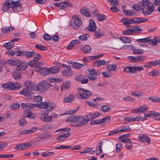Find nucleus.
Instances as JSON below:
<instances>
[{
  "mask_svg": "<svg viewBox=\"0 0 160 160\" xmlns=\"http://www.w3.org/2000/svg\"><path fill=\"white\" fill-rule=\"evenodd\" d=\"M53 106L54 105L52 102H45L39 104H38V103L36 104H33L28 102L22 103L21 104V107L26 110H27V109L32 110L36 107L40 108H48V110H49L52 109Z\"/></svg>",
  "mask_w": 160,
  "mask_h": 160,
  "instance_id": "1",
  "label": "nucleus"
},
{
  "mask_svg": "<svg viewBox=\"0 0 160 160\" xmlns=\"http://www.w3.org/2000/svg\"><path fill=\"white\" fill-rule=\"evenodd\" d=\"M66 121L70 122H75V126L78 127H82L85 124L84 117L82 116H72L68 117L67 118Z\"/></svg>",
  "mask_w": 160,
  "mask_h": 160,
  "instance_id": "2",
  "label": "nucleus"
},
{
  "mask_svg": "<svg viewBox=\"0 0 160 160\" xmlns=\"http://www.w3.org/2000/svg\"><path fill=\"white\" fill-rule=\"evenodd\" d=\"M52 86V85L47 82L43 81L40 82L37 86V91L44 93Z\"/></svg>",
  "mask_w": 160,
  "mask_h": 160,
  "instance_id": "3",
  "label": "nucleus"
},
{
  "mask_svg": "<svg viewBox=\"0 0 160 160\" xmlns=\"http://www.w3.org/2000/svg\"><path fill=\"white\" fill-rule=\"evenodd\" d=\"M2 86L4 89L9 90L18 89L21 87L18 83L17 82L14 83L11 82L2 84Z\"/></svg>",
  "mask_w": 160,
  "mask_h": 160,
  "instance_id": "4",
  "label": "nucleus"
},
{
  "mask_svg": "<svg viewBox=\"0 0 160 160\" xmlns=\"http://www.w3.org/2000/svg\"><path fill=\"white\" fill-rule=\"evenodd\" d=\"M33 59L32 60L28 62V66H35L37 65V64L39 65H42V62H38V61L40 60L42 58L41 55L38 53H36Z\"/></svg>",
  "mask_w": 160,
  "mask_h": 160,
  "instance_id": "5",
  "label": "nucleus"
},
{
  "mask_svg": "<svg viewBox=\"0 0 160 160\" xmlns=\"http://www.w3.org/2000/svg\"><path fill=\"white\" fill-rule=\"evenodd\" d=\"M52 102L54 105L52 108L49 110H48V108H43L45 109V111H44V112L43 113V115H42L40 117V119L42 121L48 122H51L52 121V117H50V116H49L47 115L48 114L49 111H50L53 109L55 107V104L53 103L52 102Z\"/></svg>",
  "mask_w": 160,
  "mask_h": 160,
  "instance_id": "6",
  "label": "nucleus"
},
{
  "mask_svg": "<svg viewBox=\"0 0 160 160\" xmlns=\"http://www.w3.org/2000/svg\"><path fill=\"white\" fill-rule=\"evenodd\" d=\"M78 90L83 95H84V99H88L92 95V92L88 90H85L82 88H78Z\"/></svg>",
  "mask_w": 160,
  "mask_h": 160,
  "instance_id": "7",
  "label": "nucleus"
},
{
  "mask_svg": "<svg viewBox=\"0 0 160 160\" xmlns=\"http://www.w3.org/2000/svg\"><path fill=\"white\" fill-rule=\"evenodd\" d=\"M139 140L140 142L149 143L150 142V138L145 134H140L138 135Z\"/></svg>",
  "mask_w": 160,
  "mask_h": 160,
  "instance_id": "8",
  "label": "nucleus"
},
{
  "mask_svg": "<svg viewBox=\"0 0 160 160\" xmlns=\"http://www.w3.org/2000/svg\"><path fill=\"white\" fill-rule=\"evenodd\" d=\"M37 130V128H33L31 129L21 130L19 132V134L20 135L29 134L35 132Z\"/></svg>",
  "mask_w": 160,
  "mask_h": 160,
  "instance_id": "9",
  "label": "nucleus"
},
{
  "mask_svg": "<svg viewBox=\"0 0 160 160\" xmlns=\"http://www.w3.org/2000/svg\"><path fill=\"white\" fill-rule=\"evenodd\" d=\"M96 25L95 22L91 19L89 20V26L87 27L90 31H93L96 29Z\"/></svg>",
  "mask_w": 160,
  "mask_h": 160,
  "instance_id": "10",
  "label": "nucleus"
},
{
  "mask_svg": "<svg viewBox=\"0 0 160 160\" xmlns=\"http://www.w3.org/2000/svg\"><path fill=\"white\" fill-rule=\"evenodd\" d=\"M80 11L81 13L85 17H90L91 16L89 9L86 7H82L80 10Z\"/></svg>",
  "mask_w": 160,
  "mask_h": 160,
  "instance_id": "11",
  "label": "nucleus"
},
{
  "mask_svg": "<svg viewBox=\"0 0 160 160\" xmlns=\"http://www.w3.org/2000/svg\"><path fill=\"white\" fill-rule=\"evenodd\" d=\"M80 43V42L78 39L72 40L67 47V49L70 50L74 48L75 45H79Z\"/></svg>",
  "mask_w": 160,
  "mask_h": 160,
  "instance_id": "12",
  "label": "nucleus"
},
{
  "mask_svg": "<svg viewBox=\"0 0 160 160\" xmlns=\"http://www.w3.org/2000/svg\"><path fill=\"white\" fill-rule=\"evenodd\" d=\"M24 118H28L31 119H34L35 117V115L33 114L32 112L29 110H25L24 111Z\"/></svg>",
  "mask_w": 160,
  "mask_h": 160,
  "instance_id": "13",
  "label": "nucleus"
},
{
  "mask_svg": "<svg viewBox=\"0 0 160 160\" xmlns=\"http://www.w3.org/2000/svg\"><path fill=\"white\" fill-rule=\"evenodd\" d=\"M6 62L9 65L12 66H17V67L20 63L21 61L17 59H11L7 60Z\"/></svg>",
  "mask_w": 160,
  "mask_h": 160,
  "instance_id": "14",
  "label": "nucleus"
},
{
  "mask_svg": "<svg viewBox=\"0 0 160 160\" xmlns=\"http://www.w3.org/2000/svg\"><path fill=\"white\" fill-rule=\"evenodd\" d=\"M28 65V63H27L25 62H22L21 61L20 63H19L18 66L17 68L16 69V70L19 71L21 69L22 70H26Z\"/></svg>",
  "mask_w": 160,
  "mask_h": 160,
  "instance_id": "15",
  "label": "nucleus"
},
{
  "mask_svg": "<svg viewBox=\"0 0 160 160\" xmlns=\"http://www.w3.org/2000/svg\"><path fill=\"white\" fill-rule=\"evenodd\" d=\"M71 82L69 81H67L64 82L61 87L62 91H65L68 89L70 87Z\"/></svg>",
  "mask_w": 160,
  "mask_h": 160,
  "instance_id": "16",
  "label": "nucleus"
},
{
  "mask_svg": "<svg viewBox=\"0 0 160 160\" xmlns=\"http://www.w3.org/2000/svg\"><path fill=\"white\" fill-rule=\"evenodd\" d=\"M19 93L21 95L30 97L31 98H32V94L31 93V92L28 90L27 89L25 88L23 89Z\"/></svg>",
  "mask_w": 160,
  "mask_h": 160,
  "instance_id": "17",
  "label": "nucleus"
},
{
  "mask_svg": "<svg viewBox=\"0 0 160 160\" xmlns=\"http://www.w3.org/2000/svg\"><path fill=\"white\" fill-rule=\"evenodd\" d=\"M70 135V132H67V133L58 136L57 138V140L58 141H62L69 137Z\"/></svg>",
  "mask_w": 160,
  "mask_h": 160,
  "instance_id": "18",
  "label": "nucleus"
},
{
  "mask_svg": "<svg viewBox=\"0 0 160 160\" xmlns=\"http://www.w3.org/2000/svg\"><path fill=\"white\" fill-rule=\"evenodd\" d=\"M15 29V28L13 27H6L2 29V32L3 33H8Z\"/></svg>",
  "mask_w": 160,
  "mask_h": 160,
  "instance_id": "19",
  "label": "nucleus"
},
{
  "mask_svg": "<svg viewBox=\"0 0 160 160\" xmlns=\"http://www.w3.org/2000/svg\"><path fill=\"white\" fill-rule=\"evenodd\" d=\"M74 96L72 94H70L64 99L63 102H71L74 100Z\"/></svg>",
  "mask_w": 160,
  "mask_h": 160,
  "instance_id": "20",
  "label": "nucleus"
},
{
  "mask_svg": "<svg viewBox=\"0 0 160 160\" xmlns=\"http://www.w3.org/2000/svg\"><path fill=\"white\" fill-rule=\"evenodd\" d=\"M36 54V52L32 50V51H26L24 52V55L27 58L32 57Z\"/></svg>",
  "mask_w": 160,
  "mask_h": 160,
  "instance_id": "21",
  "label": "nucleus"
},
{
  "mask_svg": "<svg viewBox=\"0 0 160 160\" xmlns=\"http://www.w3.org/2000/svg\"><path fill=\"white\" fill-rule=\"evenodd\" d=\"M14 46V42L13 41L10 42L5 43L3 45V46L7 49H9L12 48Z\"/></svg>",
  "mask_w": 160,
  "mask_h": 160,
  "instance_id": "22",
  "label": "nucleus"
},
{
  "mask_svg": "<svg viewBox=\"0 0 160 160\" xmlns=\"http://www.w3.org/2000/svg\"><path fill=\"white\" fill-rule=\"evenodd\" d=\"M119 39L124 43H131L132 41L131 39L124 36L121 37Z\"/></svg>",
  "mask_w": 160,
  "mask_h": 160,
  "instance_id": "23",
  "label": "nucleus"
},
{
  "mask_svg": "<svg viewBox=\"0 0 160 160\" xmlns=\"http://www.w3.org/2000/svg\"><path fill=\"white\" fill-rule=\"evenodd\" d=\"M17 70L15 71L13 74V77L16 80H20L22 77V75L20 72H17Z\"/></svg>",
  "mask_w": 160,
  "mask_h": 160,
  "instance_id": "24",
  "label": "nucleus"
},
{
  "mask_svg": "<svg viewBox=\"0 0 160 160\" xmlns=\"http://www.w3.org/2000/svg\"><path fill=\"white\" fill-rule=\"evenodd\" d=\"M73 20L74 24L77 26L80 27L82 24V22L81 19L76 17L75 18H73Z\"/></svg>",
  "mask_w": 160,
  "mask_h": 160,
  "instance_id": "25",
  "label": "nucleus"
},
{
  "mask_svg": "<svg viewBox=\"0 0 160 160\" xmlns=\"http://www.w3.org/2000/svg\"><path fill=\"white\" fill-rule=\"evenodd\" d=\"M11 7V5L8 2L7 0L4 3H3L2 5L3 10L5 11H7L9 10V8Z\"/></svg>",
  "mask_w": 160,
  "mask_h": 160,
  "instance_id": "26",
  "label": "nucleus"
},
{
  "mask_svg": "<svg viewBox=\"0 0 160 160\" xmlns=\"http://www.w3.org/2000/svg\"><path fill=\"white\" fill-rule=\"evenodd\" d=\"M49 72L51 73H56L58 72L59 71V68L57 66H53L49 68Z\"/></svg>",
  "mask_w": 160,
  "mask_h": 160,
  "instance_id": "27",
  "label": "nucleus"
},
{
  "mask_svg": "<svg viewBox=\"0 0 160 160\" xmlns=\"http://www.w3.org/2000/svg\"><path fill=\"white\" fill-rule=\"evenodd\" d=\"M93 31H94V35L97 38H98L99 37L103 36L104 35L100 30L98 29L97 30L96 29Z\"/></svg>",
  "mask_w": 160,
  "mask_h": 160,
  "instance_id": "28",
  "label": "nucleus"
},
{
  "mask_svg": "<svg viewBox=\"0 0 160 160\" xmlns=\"http://www.w3.org/2000/svg\"><path fill=\"white\" fill-rule=\"evenodd\" d=\"M149 38V41L148 43L149 44H152V46H155L157 45V39H158V37H155L153 39H150V37H148Z\"/></svg>",
  "mask_w": 160,
  "mask_h": 160,
  "instance_id": "29",
  "label": "nucleus"
},
{
  "mask_svg": "<svg viewBox=\"0 0 160 160\" xmlns=\"http://www.w3.org/2000/svg\"><path fill=\"white\" fill-rule=\"evenodd\" d=\"M91 47L88 45L84 46L82 48V50L83 53H88L91 51Z\"/></svg>",
  "mask_w": 160,
  "mask_h": 160,
  "instance_id": "30",
  "label": "nucleus"
},
{
  "mask_svg": "<svg viewBox=\"0 0 160 160\" xmlns=\"http://www.w3.org/2000/svg\"><path fill=\"white\" fill-rule=\"evenodd\" d=\"M97 18L98 20L99 21L105 20L107 18L105 15L101 14H97Z\"/></svg>",
  "mask_w": 160,
  "mask_h": 160,
  "instance_id": "31",
  "label": "nucleus"
},
{
  "mask_svg": "<svg viewBox=\"0 0 160 160\" xmlns=\"http://www.w3.org/2000/svg\"><path fill=\"white\" fill-rule=\"evenodd\" d=\"M85 102L86 103H88L90 106L93 108L98 107L100 106L99 103L97 102H89L87 100L85 101Z\"/></svg>",
  "mask_w": 160,
  "mask_h": 160,
  "instance_id": "32",
  "label": "nucleus"
},
{
  "mask_svg": "<svg viewBox=\"0 0 160 160\" xmlns=\"http://www.w3.org/2000/svg\"><path fill=\"white\" fill-rule=\"evenodd\" d=\"M84 64H80L77 62H73L72 63V67L75 68L80 69L84 66Z\"/></svg>",
  "mask_w": 160,
  "mask_h": 160,
  "instance_id": "33",
  "label": "nucleus"
},
{
  "mask_svg": "<svg viewBox=\"0 0 160 160\" xmlns=\"http://www.w3.org/2000/svg\"><path fill=\"white\" fill-rule=\"evenodd\" d=\"M25 143H21L16 146L14 148L17 150H21L26 149Z\"/></svg>",
  "mask_w": 160,
  "mask_h": 160,
  "instance_id": "34",
  "label": "nucleus"
},
{
  "mask_svg": "<svg viewBox=\"0 0 160 160\" xmlns=\"http://www.w3.org/2000/svg\"><path fill=\"white\" fill-rule=\"evenodd\" d=\"M92 114H91V113L89 114H88L85 115L84 117V118H86V119H84V121L85 124L87 123L89 121L93 119L92 117Z\"/></svg>",
  "mask_w": 160,
  "mask_h": 160,
  "instance_id": "35",
  "label": "nucleus"
},
{
  "mask_svg": "<svg viewBox=\"0 0 160 160\" xmlns=\"http://www.w3.org/2000/svg\"><path fill=\"white\" fill-rule=\"evenodd\" d=\"M138 108L139 110V113H141L145 112L148 109V108L147 105H142Z\"/></svg>",
  "mask_w": 160,
  "mask_h": 160,
  "instance_id": "36",
  "label": "nucleus"
},
{
  "mask_svg": "<svg viewBox=\"0 0 160 160\" xmlns=\"http://www.w3.org/2000/svg\"><path fill=\"white\" fill-rule=\"evenodd\" d=\"M116 66L114 64H109L108 65L106 68L107 71H114L116 69Z\"/></svg>",
  "mask_w": 160,
  "mask_h": 160,
  "instance_id": "37",
  "label": "nucleus"
},
{
  "mask_svg": "<svg viewBox=\"0 0 160 160\" xmlns=\"http://www.w3.org/2000/svg\"><path fill=\"white\" fill-rule=\"evenodd\" d=\"M12 8L13 10L16 12H19L22 9V7L21 3H18L17 6H12Z\"/></svg>",
  "mask_w": 160,
  "mask_h": 160,
  "instance_id": "38",
  "label": "nucleus"
},
{
  "mask_svg": "<svg viewBox=\"0 0 160 160\" xmlns=\"http://www.w3.org/2000/svg\"><path fill=\"white\" fill-rule=\"evenodd\" d=\"M150 1L148 0H142V5L141 6L142 9H144L145 6L146 7H149V5Z\"/></svg>",
  "mask_w": 160,
  "mask_h": 160,
  "instance_id": "39",
  "label": "nucleus"
},
{
  "mask_svg": "<svg viewBox=\"0 0 160 160\" xmlns=\"http://www.w3.org/2000/svg\"><path fill=\"white\" fill-rule=\"evenodd\" d=\"M90 37L89 34H83L79 36L78 38L82 41H86Z\"/></svg>",
  "mask_w": 160,
  "mask_h": 160,
  "instance_id": "40",
  "label": "nucleus"
},
{
  "mask_svg": "<svg viewBox=\"0 0 160 160\" xmlns=\"http://www.w3.org/2000/svg\"><path fill=\"white\" fill-rule=\"evenodd\" d=\"M111 109L110 106L108 105L102 106L101 107V110L103 112H108Z\"/></svg>",
  "mask_w": 160,
  "mask_h": 160,
  "instance_id": "41",
  "label": "nucleus"
},
{
  "mask_svg": "<svg viewBox=\"0 0 160 160\" xmlns=\"http://www.w3.org/2000/svg\"><path fill=\"white\" fill-rule=\"evenodd\" d=\"M50 73L49 68L48 69L46 68H42L40 73L43 75H47Z\"/></svg>",
  "mask_w": 160,
  "mask_h": 160,
  "instance_id": "42",
  "label": "nucleus"
},
{
  "mask_svg": "<svg viewBox=\"0 0 160 160\" xmlns=\"http://www.w3.org/2000/svg\"><path fill=\"white\" fill-rule=\"evenodd\" d=\"M89 73L93 75H99L100 74V71L98 69H91L89 71Z\"/></svg>",
  "mask_w": 160,
  "mask_h": 160,
  "instance_id": "43",
  "label": "nucleus"
},
{
  "mask_svg": "<svg viewBox=\"0 0 160 160\" xmlns=\"http://www.w3.org/2000/svg\"><path fill=\"white\" fill-rule=\"evenodd\" d=\"M32 83L29 81H27L24 83V85L26 87L27 89L29 91H31V88H32Z\"/></svg>",
  "mask_w": 160,
  "mask_h": 160,
  "instance_id": "44",
  "label": "nucleus"
},
{
  "mask_svg": "<svg viewBox=\"0 0 160 160\" xmlns=\"http://www.w3.org/2000/svg\"><path fill=\"white\" fill-rule=\"evenodd\" d=\"M143 68L142 66H138L132 67L133 73L134 74L137 71H141L143 70Z\"/></svg>",
  "mask_w": 160,
  "mask_h": 160,
  "instance_id": "45",
  "label": "nucleus"
},
{
  "mask_svg": "<svg viewBox=\"0 0 160 160\" xmlns=\"http://www.w3.org/2000/svg\"><path fill=\"white\" fill-rule=\"evenodd\" d=\"M123 71L127 73H133L132 67L130 66L126 67L124 68Z\"/></svg>",
  "mask_w": 160,
  "mask_h": 160,
  "instance_id": "46",
  "label": "nucleus"
},
{
  "mask_svg": "<svg viewBox=\"0 0 160 160\" xmlns=\"http://www.w3.org/2000/svg\"><path fill=\"white\" fill-rule=\"evenodd\" d=\"M95 64H97L99 66L102 65H106V62L104 60H98L95 61Z\"/></svg>",
  "mask_w": 160,
  "mask_h": 160,
  "instance_id": "47",
  "label": "nucleus"
},
{
  "mask_svg": "<svg viewBox=\"0 0 160 160\" xmlns=\"http://www.w3.org/2000/svg\"><path fill=\"white\" fill-rule=\"evenodd\" d=\"M20 107V105L18 103H14L11 105L10 107L12 109L15 110L18 108Z\"/></svg>",
  "mask_w": 160,
  "mask_h": 160,
  "instance_id": "48",
  "label": "nucleus"
},
{
  "mask_svg": "<svg viewBox=\"0 0 160 160\" xmlns=\"http://www.w3.org/2000/svg\"><path fill=\"white\" fill-rule=\"evenodd\" d=\"M39 141L38 140H36L33 141H31L30 142H28L25 143V146H26V148H27L28 147H31L32 145L34 144V143H37L39 142Z\"/></svg>",
  "mask_w": 160,
  "mask_h": 160,
  "instance_id": "49",
  "label": "nucleus"
},
{
  "mask_svg": "<svg viewBox=\"0 0 160 160\" xmlns=\"http://www.w3.org/2000/svg\"><path fill=\"white\" fill-rule=\"evenodd\" d=\"M132 33H138L139 32L142 31L141 28H140L139 26H135L133 29H132Z\"/></svg>",
  "mask_w": 160,
  "mask_h": 160,
  "instance_id": "50",
  "label": "nucleus"
},
{
  "mask_svg": "<svg viewBox=\"0 0 160 160\" xmlns=\"http://www.w3.org/2000/svg\"><path fill=\"white\" fill-rule=\"evenodd\" d=\"M87 77L90 80L93 81H96L98 79L97 76H94V75L89 73L87 75Z\"/></svg>",
  "mask_w": 160,
  "mask_h": 160,
  "instance_id": "51",
  "label": "nucleus"
},
{
  "mask_svg": "<svg viewBox=\"0 0 160 160\" xmlns=\"http://www.w3.org/2000/svg\"><path fill=\"white\" fill-rule=\"evenodd\" d=\"M32 97H34L33 99L34 101L38 102L40 103L42 102V97L40 95L37 96H32Z\"/></svg>",
  "mask_w": 160,
  "mask_h": 160,
  "instance_id": "52",
  "label": "nucleus"
},
{
  "mask_svg": "<svg viewBox=\"0 0 160 160\" xmlns=\"http://www.w3.org/2000/svg\"><path fill=\"white\" fill-rule=\"evenodd\" d=\"M35 47L41 51L46 50L47 49V48L46 46L39 44H37L36 45Z\"/></svg>",
  "mask_w": 160,
  "mask_h": 160,
  "instance_id": "53",
  "label": "nucleus"
},
{
  "mask_svg": "<svg viewBox=\"0 0 160 160\" xmlns=\"http://www.w3.org/2000/svg\"><path fill=\"white\" fill-rule=\"evenodd\" d=\"M62 74L66 77H71L72 75V73L70 71H67L66 70H64L62 72Z\"/></svg>",
  "mask_w": 160,
  "mask_h": 160,
  "instance_id": "54",
  "label": "nucleus"
},
{
  "mask_svg": "<svg viewBox=\"0 0 160 160\" xmlns=\"http://www.w3.org/2000/svg\"><path fill=\"white\" fill-rule=\"evenodd\" d=\"M143 50L139 49H136L135 48L133 51V52L134 54L137 53L138 54H142L143 53Z\"/></svg>",
  "mask_w": 160,
  "mask_h": 160,
  "instance_id": "55",
  "label": "nucleus"
},
{
  "mask_svg": "<svg viewBox=\"0 0 160 160\" xmlns=\"http://www.w3.org/2000/svg\"><path fill=\"white\" fill-rule=\"evenodd\" d=\"M8 2L10 5L12 4V6H17L19 3V1H13L12 0H8ZM12 6H11V7Z\"/></svg>",
  "mask_w": 160,
  "mask_h": 160,
  "instance_id": "56",
  "label": "nucleus"
},
{
  "mask_svg": "<svg viewBox=\"0 0 160 160\" xmlns=\"http://www.w3.org/2000/svg\"><path fill=\"white\" fill-rule=\"evenodd\" d=\"M103 56V54H100L98 55L93 56H90L89 57V59L92 60L100 58Z\"/></svg>",
  "mask_w": 160,
  "mask_h": 160,
  "instance_id": "57",
  "label": "nucleus"
},
{
  "mask_svg": "<svg viewBox=\"0 0 160 160\" xmlns=\"http://www.w3.org/2000/svg\"><path fill=\"white\" fill-rule=\"evenodd\" d=\"M137 42H148L149 41V38L148 37L142 38V39H138L136 40Z\"/></svg>",
  "mask_w": 160,
  "mask_h": 160,
  "instance_id": "58",
  "label": "nucleus"
},
{
  "mask_svg": "<svg viewBox=\"0 0 160 160\" xmlns=\"http://www.w3.org/2000/svg\"><path fill=\"white\" fill-rule=\"evenodd\" d=\"M132 33L131 29H128L122 32V34L124 35H131Z\"/></svg>",
  "mask_w": 160,
  "mask_h": 160,
  "instance_id": "59",
  "label": "nucleus"
},
{
  "mask_svg": "<svg viewBox=\"0 0 160 160\" xmlns=\"http://www.w3.org/2000/svg\"><path fill=\"white\" fill-rule=\"evenodd\" d=\"M132 8L138 11H140L142 9L141 6L138 4H133L132 6Z\"/></svg>",
  "mask_w": 160,
  "mask_h": 160,
  "instance_id": "60",
  "label": "nucleus"
},
{
  "mask_svg": "<svg viewBox=\"0 0 160 160\" xmlns=\"http://www.w3.org/2000/svg\"><path fill=\"white\" fill-rule=\"evenodd\" d=\"M128 59L130 60L132 62H137L138 61L137 56L134 57L132 56H129L128 57Z\"/></svg>",
  "mask_w": 160,
  "mask_h": 160,
  "instance_id": "61",
  "label": "nucleus"
},
{
  "mask_svg": "<svg viewBox=\"0 0 160 160\" xmlns=\"http://www.w3.org/2000/svg\"><path fill=\"white\" fill-rule=\"evenodd\" d=\"M121 22L123 23L124 25L129 26L128 25L129 24L128 18H124L121 20Z\"/></svg>",
  "mask_w": 160,
  "mask_h": 160,
  "instance_id": "62",
  "label": "nucleus"
},
{
  "mask_svg": "<svg viewBox=\"0 0 160 160\" xmlns=\"http://www.w3.org/2000/svg\"><path fill=\"white\" fill-rule=\"evenodd\" d=\"M122 145L121 143H118L116 145V152H119L120 150L122 149Z\"/></svg>",
  "mask_w": 160,
  "mask_h": 160,
  "instance_id": "63",
  "label": "nucleus"
},
{
  "mask_svg": "<svg viewBox=\"0 0 160 160\" xmlns=\"http://www.w3.org/2000/svg\"><path fill=\"white\" fill-rule=\"evenodd\" d=\"M18 123L19 125L21 126H24L27 124L26 120L24 118L21 119Z\"/></svg>",
  "mask_w": 160,
  "mask_h": 160,
  "instance_id": "64",
  "label": "nucleus"
}]
</instances>
